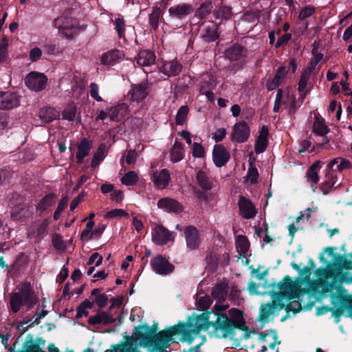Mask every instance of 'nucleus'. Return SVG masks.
I'll return each mask as SVG.
<instances>
[{
	"label": "nucleus",
	"instance_id": "34",
	"mask_svg": "<svg viewBox=\"0 0 352 352\" xmlns=\"http://www.w3.org/2000/svg\"><path fill=\"white\" fill-rule=\"evenodd\" d=\"M321 162H315L307 170L306 177L307 182L311 184H316L319 181L318 172L321 168Z\"/></svg>",
	"mask_w": 352,
	"mask_h": 352
},
{
	"label": "nucleus",
	"instance_id": "30",
	"mask_svg": "<svg viewBox=\"0 0 352 352\" xmlns=\"http://www.w3.org/2000/svg\"><path fill=\"white\" fill-rule=\"evenodd\" d=\"M93 146L92 142L87 139H83L78 146L76 153L77 162L79 164L82 163L83 159L87 156Z\"/></svg>",
	"mask_w": 352,
	"mask_h": 352
},
{
	"label": "nucleus",
	"instance_id": "29",
	"mask_svg": "<svg viewBox=\"0 0 352 352\" xmlns=\"http://www.w3.org/2000/svg\"><path fill=\"white\" fill-rule=\"evenodd\" d=\"M137 63L142 67L151 66L155 63V55L154 52L149 50L141 51L137 58Z\"/></svg>",
	"mask_w": 352,
	"mask_h": 352
},
{
	"label": "nucleus",
	"instance_id": "42",
	"mask_svg": "<svg viewBox=\"0 0 352 352\" xmlns=\"http://www.w3.org/2000/svg\"><path fill=\"white\" fill-rule=\"evenodd\" d=\"M105 150L106 145L104 144H101L96 152L94 153L93 159L91 160V166L96 167L97 166L100 162H102L105 157Z\"/></svg>",
	"mask_w": 352,
	"mask_h": 352
},
{
	"label": "nucleus",
	"instance_id": "28",
	"mask_svg": "<svg viewBox=\"0 0 352 352\" xmlns=\"http://www.w3.org/2000/svg\"><path fill=\"white\" fill-rule=\"evenodd\" d=\"M197 181L199 186L205 190H210L214 186V179L206 172L199 170L197 173Z\"/></svg>",
	"mask_w": 352,
	"mask_h": 352
},
{
	"label": "nucleus",
	"instance_id": "46",
	"mask_svg": "<svg viewBox=\"0 0 352 352\" xmlns=\"http://www.w3.org/2000/svg\"><path fill=\"white\" fill-rule=\"evenodd\" d=\"M94 226V221H89L86 224L85 228L81 233V239L82 241H88L93 239V228Z\"/></svg>",
	"mask_w": 352,
	"mask_h": 352
},
{
	"label": "nucleus",
	"instance_id": "35",
	"mask_svg": "<svg viewBox=\"0 0 352 352\" xmlns=\"http://www.w3.org/2000/svg\"><path fill=\"white\" fill-rule=\"evenodd\" d=\"M216 86V82L212 76L208 74L202 76L201 91L207 96L212 94V92L208 89H212Z\"/></svg>",
	"mask_w": 352,
	"mask_h": 352
},
{
	"label": "nucleus",
	"instance_id": "58",
	"mask_svg": "<svg viewBox=\"0 0 352 352\" xmlns=\"http://www.w3.org/2000/svg\"><path fill=\"white\" fill-rule=\"evenodd\" d=\"M90 96L97 102H101L102 98L99 95V86L96 82H91L89 85Z\"/></svg>",
	"mask_w": 352,
	"mask_h": 352
},
{
	"label": "nucleus",
	"instance_id": "8",
	"mask_svg": "<svg viewBox=\"0 0 352 352\" xmlns=\"http://www.w3.org/2000/svg\"><path fill=\"white\" fill-rule=\"evenodd\" d=\"M151 91V85L148 80L131 85L127 94V98L131 102L139 104L145 100Z\"/></svg>",
	"mask_w": 352,
	"mask_h": 352
},
{
	"label": "nucleus",
	"instance_id": "41",
	"mask_svg": "<svg viewBox=\"0 0 352 352\" xmlns=\"http://www.w3.org/2000/svg\"><path fill=\"white\" fill-rule=\"evenodd\" d=\"M227 285L220 283L217 285L212 289V295L219 300H224L227 296Z\"/></svg>",
	"mask_w": 352,
	"mask_h": 352
},
{
	"label": "nucleus",
	"instance_id": "32",
	"mask_svg": "<svg viewBox=\"0 0 352 352\" xmlns=\"http://www.w3.org/2000/svg\"><path fill=\"white\" fill-rule=\"evenodd\" d=\"M226 54L230 60H239L245 56V50L241 45H233L226 50Z\"/></svg>",
	"mask_w": 352,
	"mask_h": 352
},
{
	"label": "nucleus",
	"instance_id": "47",
	"mask_svg": "<svg viewBox=\"0 0 352 352\" xmlns=\"http://www.w3.org/2000/svg\"><path fill=\"white\" fill-rule=\"evenodd\" d=\"M121 181L126 186L135 185L138 182V175L134 171H129L122 177Z\"/></svg>",
	"mask_w": 352,
	"mask_h": 352
},
{
	"label": "nucleus",
	"instance_id": "57",
	"mask_svg": "<svg viewBox=\"0 0 352 352\" xmlns=\"http://www.w3.org/2000/svg\"><path fill=\"white\" fill-rule=\"evenodd\" d=\"M8 39L4 37L0 43V61H4L8 57Z\"/></svg>",
	"mask_w": 352,
	"mask_h": 352
},
{
	"label": "nucleus",
	"instance_id": "60",
	"mask_svg": "<svg viewBox=\"0 0 352 352\" xmlns=\"http://www.w3.org/2000/svg\"><path fill=\"white\" fill-rule=\"evenodd\" d=\"M204 148L201 144L195 142L192 146V155L195 157H202L204 156Z\"/></svg>",
	"mask_w": 352,
	"mask_h": 352
},
{
	"label": "nucleus",
	"instance_id": "48",
	"mask_svg": "<svg viewBox=\"0 0 352 352\" xmlns=\"http://www.w3.org/2000/svg\"><path fill=\"white\" fill-rule=\"evenodd\" d=\"M311 74V72H309V69H305L302 72L300 79L298 82L299 91L302 92L306 89Z\"/></svg>",
	"mask_w": 352,
	"mask_h": 352
},
{
	"label": "nucleus",
	"instance_id": "26",
	"mask_svg": "<svg viewBox=\"0 0 352 352\" xmlns=\"http://www.w3.org/2000/svg\"><path fill=\"white\" fill-rule=\"evenodd\" d=\"M182 69V65L177 60H173L163 63L160 72L168 76L178 75Z\"/></svg>",
	"mask_w": 352,
	"mask_h": 352
},
{
	"label": "nucleus",
	"instance_id": "50",
	"mask_svg": "<svg viewBox=\"0 0 352 352\" xmlns=\"http://www.w3.org/2000/svg\"><path fill=\"white\" fill-rule=\"evenodd\" d=\"M188 107L186 105L182 106L176 115V120L175 122L177 125H181L184 123L186 121V119L187 118V116L188 114Z\"/></svg>",
	"mask_w": 352,
	"mask_h": 352
},
{
	"label": "nucleus",
	"instance_id": "64",
	"mask_svg": "<svg viewBox=\"0 0 352 352\" xmlns=\"http://www.w3.org/2000/svg\"><path fill=\"white\" fill-rule=\"evenodd\" d=\"M287 311H293L294 313L298 312L301 310V305L298 300H293L286 306Z\"/></svg>",
	"mask_w": 352,
	"mask_h": 352
},
{
	"label": "nucleus",
	"instance_id": "52",
	"mask_svg": "<svg viewBox=\"0 0 352 352\" xmlns=\"http://www.w3.org/2000/svg\"><path fill=\"white\" fill-rule=\"evenodd\" d=\"M104 352H140L131 344L125 343L115 347L113 349H107Z\"/></svg>",
	"mask_w": 352,
	"mask_h": 352
},
{
	"label": "nucleus",
	"instance_id": "3",
	"mask_svg": "<svg viewBox=\"0 0 352 352\" xmlns=\"http://www.w3.org/2000/svg\"><path fill=\"white\" fill-rule=\"evenodd\" d=\"M352 167L351 162L345 158L338 157L331 160L327 166L325 180L321 185V190L324 195L333 188L337 182V173H342Z\"/></svg>",
	"mask_w": 352,
	"mask_h": 352
},
{
	"label": "nucleus",
	"instance_id": "4",
	"mask_svg": "<svg viewBox=\"0 0 352 352\" xmlns=\"http://www.w3.org/2000/svg\"><path fill=\"white\" fill-rule=\"evenodd\" d=\"M298 273L303 278L292 281L289 276H287L283 282L278 284V289L281 293L285 294L289 299L298 298L300 294L304 292L301 288L302 284L305 281L309 282L310 280L311 272L309 267L305 266L302 269L300 268Z\"/></svg>",
	"mask_w": 352,
	"mask_h": 352
},
{
	"label": "nucleus",
	"instance_id": "12",
	"mask_svg": "<svg viewBox=\"0 0 352 352\" xmlns=\"http://www.w3.org/2000/svg\"><path fill=\"white\" fill-rule=\"evenodd\" d=\"M150 263L152 270L159 275L166 276L174 270V266L161 255L153 257Z\"/></svg>",
	"mask_w": 352,
	"mask_h": 352
},
{
	"label": "nucleus",
	"instance_id": "16",
	"mask_svg": "<svg viewBox=\"0 0 352 352\" xmlns=\"http://www.w3.org/2000/svg\"><path fill=\"white\" fill-rule=\"evenodd\" d=\"M20 104V96L15 92L0 91V109H12Z\"/></svg>",
	"mask_w": 352,
	"mask_h": 352
},
{
	"label": "nucleus",
	"instance_id": "31",
	"mask_svg": "<svg viewBox=\"0 0 352 352\" xmlns=\"http://www.w3.org/2000/svg\"><path fill=\"white\" fill-rule=\"evenodd\" d=\"M111 22L114 25L118 36L120 39H123L126 41L125 32H126V21L122 16L120 14H116L114 19H111Z\"/></svg>",
	"mask_w": 352,
	"mask_h": 352
},
{
	"label": "nucleus",
	"instance_id": "2",
	"mask_svg": "<svg viewBox=\"0 0 352 352\" xmlns=\"http://www.w3.org/2000/svg\"><path fill=\"white\" fill-rule=\"evenodd\" d=\"M320 276L327 283V292H329L331 311L336 316H340L349 308V316L352 318V302L342 283H352V262L339 259L319 272Z\"/></svg>",
	"mask_w": 352,
	"mask_h": 352
},
{
	"label": "nucleus",
	"instance_id": "11",
	"mask_svg": "<svg viewBox=\"0 0 352 352\" xmlns=\"http://www.w3.org/2000/svg\"><path fill=\"white\" fill-rule=\"evenodd\" d=\"M152 241L157 245H163L168 242H173L176 234L170 232L162 226H155L151 232Z\"/></svg>",
	"mask_w": 352,
	"mask_h": 352
},
{
	"label": "nucleus",
	"instance_id": "6",
	"mask_svg": "<svg viewBox=\"0 0 352 352\" xmlns=\"http://www.w3.org/2000/svg\"><path fill=\"white\" fill-rule=\"evenodd\" d=\"M53 23L58 32L67 38H72L77 34V21L68 12L55 19Z\"/></svg>",
	"mask_w": 352,
	"mask_h": 352
},
{
	"label": "nucleus",
	"instance_id": "15",
	"mask_svg": "<svg viewBox=\"0 0 352 352\" xmlns=\"http://www.w3.org/2000/svg\"><path fill=\"white\" fill-rule=\"evenodd\" d=\"M49 221L47 219L36 221L31 223L28 230V236L30 239H43L47 233Z\"/></svg>",
	"mask_w": 352,
	"mask_h": 352
},
{
	"label": "nucleus",
	"instance_id": "33",
	"mask_svg": "<svg viewBox=\"0 0 352 352\" xmlns=\"http://www.w3.org/2000/svg\"><path fill=\"white\" fill-rule=\"evenodd\" d=\"M59 116V112L52 107H43L39 111L40 118L45 122H50L57 119Z\"/></svg>",
	"mask_w": 352,
	"mask_h": 352
},
{
	"label": "nucleus",
	"instance_id": "36",
	"mask_svg": "<svg viewBox=\"0 0 352 352\" xmlns=\"http://www.w3.org/2000/svg\"><path fill=\"white\" fill-rule=\"evenodd\" d=\"M249 248V241L245 236L239 235L236 238V248L240 256L247 257Z\"/></svg>",
	"mask_w": 352,
	"mask_h": 352
},
{
	"label": "nucleus",
	"instance_id": "43",
	"mask_svg": "<svg viewBox=\"0 0 352 352\" xmlns=\"http://www.w3.org/2000/svg\"><path fill=\"white\" fill-rule=\"evenodd\" d=\"M214 15L215 19L228 20L232 15V9L230 7L221 6L214 12Z\"/></svg>",
	"mask_w": 352,
	"mask_h": 352
},
{
	"label": "nucleus",
	"instance_id": "61",
	"mask_svg": "<svg viewBox=\"0 0 352 352\" xmlns=\"http://www.w3.org/2000/svg\"><path fill=\"white\" fill-rule=\"evenodd\" d=\"M323 58V54L321 53H316L314 54V57L309 62V66L306 69H309V72H312L313 69L316 67L318 63Z\"/></svg>",
	"mask_w": 352,
	"mask_h": 352
},
{
	"label": "nucleus",
	"instance_id": "44",
	"mask_svg": "<svg viewBox=\"0 0 352 352\" xmlns=\"http://www.w3.org/2000/svg\"><path fill=\"white\" fill-rule=\"evenodd\" d=\"M137 160V153L135 150H127L126 151L120 160L121 163L124 165V163L125 162L128 165L134 164Z\"/></svg>",
	"mask_w": 352,
	"mask_h": 352
},
{
	"label": "nucleus",
	"instance_id": "37",
	"mask_svg": "<svg viewBox=\"0 0 352 352\" xmlns=\"http://www.w3.org/2000/svg\"><path fill=\"white\" fill-rule=\"evenodd\" d=\"M123 53L120 50H112L104 54L101 57L103 65H111L123 58Z\"/></svg>",
	"mask_w": 352,
	"mask_h": 352
},
{
	"label": "nucleus",
	"instance_id": "17",
	"mask_svg": "<svg viewBox=\"0 0 352 352\" xmlns=\"http://www.w3.org/2000/svg\"><path fill=\"white\" fill-rule=\"evenodd\" d=\"M184 236L189 250H196L199 246L201 241L199 231L195 226H187L184 230Z\"/></svg>",
	"mask_w": 352,
	"mask_h": 352
},
{
	"label": "nucleus",
	"instance_id": "13",
	"mask_svg": "<svg viewBox=\"0 0 352 352\" xmlns=\"http://www.w3.org/2000/svg\"><path fill=\"white\" fill-rule=\"evenodd\" d=\"M151 179L156 188L162 190L166 188L170 181L169 170L166 168L160 171L153 170V165L150 172Z\"/></svg>",
	"mask_w": 352,
	"mask_h": 352
},
{
	"label": "nucleus",
	"instance_id": "56",
	"mask_svg": "<svg viewBox=\"0 0 352 352\" xmlns=\"http://www.w3.org/2000/svg\"><path fill=\"white\" fill-rule=\"evenodd\" d=\"M258 177V173L256 167L250 166L248 168L246 179L248 182L251 184H255L257 182V179Z\"/></svg>",
	"mask_w": 352,
	"mask_h": 352
},
{
	"label": "nucleus",
	"instance_id": "1",
	"mask_svg": "<svg viewBox=\"0 0 352 352\" xmlns=\"http://www.w3.org/2000/svg\"><path fill=\"white\" fill-rule=\"evenodd\" d=\"M222 301L219 300L214 306V311L218 316L214 324L209 321L210 314L204 312L191 317L186 323L170 327L155 336H146L144 339L138 336L136 339L142 340L143 343L157 350L163 351L169 347L175 336H181L184 340L190 343L201 331L208 330L211 325L214 327V333L217 338L232 337L235 328L243 329L245 327L243 312L232 308L229 310V318L226 314H221L229 307L228 304Z\"/></svg>",
	"mask_w": 352,
	"mask_h": 352
},
{
	"label": "nucleus",
	"instance_id": "9",
	"mask_svg": "<svg viewBox=\"0 0 352 352\" xmlns=\"http://www.w3.org/2000/svg\"><path fill=\"white\" fill-rule=\"evenodd\" d=\"M111 307L107 311H99L96 314L91 316L88 319V323L91 325L95 326L97 324H109L113 323L116 321V319L113 317V314L112 313L113 307L116 305L119 306L120 301L113 298Z\"/></svg>",
	"mask_w": 352,
	"mask_h": 352
},
{
	"label": "nucleus",
	"instance_id": "39",
	"mask_svg": "<svg viewBox=\"0 0 352 352\" xmlns=\"http://www.w3.org/2000/svg\"><path fill=\"white\" fill-rule=\"evenodd\" d=\"M219 254L216 252H211L206 258V269L213 272L217 268L219 264Z\"/></svg>",
	"mask_w": 352,
	"mask_h": 352
},
{
	"label": "nucleus",
	"instance_id": "49",
	"mask_svg": "<svg viewBox=\"0 0 352 352\" xmlns=\"http://www.w3.org/2000/svg\"><path fill=\"white\" fill-rule=\"evenodd\" d=\"M76 107L69 104L67 105L65 109L63 111V117L64 119L68 120L69 121H73L76 118Z\"/></svg>",
	"mask_w": 352,
	"mask_h": 352
},
{
	"label": "nucleus",
	"instance_id": "18",
	"mask_svg": "<svg viewBox=\"0 0 352 352\" xmlns=\"http://www.w3.org/2000/svg\"><path fill=\"white\" fill-rule=\"evenodd\" d=\"M238 205L240 214L246 219H252L256 216V211L252 202L243 196H240Z\"/></svg>",
	"mask_w": 352,
	"mask_h": 352
},
{
	"label": "nucleus",
	"instance_id": "20",
	"mask_svg": "<svg viewBox=\"0 0 352 352\" xmlns=\"http://www.w3.org/2000/svg\"><path fill=\"white\" fill-rule=\"evenodd\" d=\"M212 158L217 167L224 166L230 159L229 153L222 145L214 146L212 151Z\"/></svg>",
	"mask_w": 352,
	"mask_h": 352
},
{
	"label": "nucleus",
	"instance_id": "22",
	"mask_svg": "<svg viewBox=\"0 0 352 352\" xmlns=\"http://www.w3.org/2000/svg\"><path fill=\"white\" fill-rule=\"evenodd\" d=\"M329 131L328 126L325 124L324 119L320 117L316 116L313 124V132L322 138V142L319 143L321 145L328 143L329 140L325 136Z\"/></svg>",
	"mask_w": 352,
	"mask_h": 352
},
{
	"label": "nucleus",
	"instance_id": "24",
	"mask_svg": "<svg viewBox=\"0 0 352 352\" xmlns=\"http://www.w3.org/2000/svg\"><path fill=\"white\" fill-rule=\"evenodd\" d=\"M157 206L167 212L178 213L182 211L181 204L175 199L169 197L160 199L157 202Z\"/></svg>",
	"mask_w": 352,
	"mask_h": 352
},
{
	"label": "nucleus",
	"instance_id": "38",
	"mask_svg": "<svg viewBox=\"0 0 352 352\" xmlns=\"http://www.w3.org/2000/svg\"><path fill=\"white\" fill-rule=\"evenodd\" d=\"M184 156V150L181 142H175L173 144L170 154V159L172 162H178L181 161Z\"/></svg>",
	"mask_w": 352,
	"mask_h": 352
},
{
	"label": "nucleus",
	"instance_id": "45",
	"mask_svg": "<svg viewBox=\"0 0 352 352\" xmlns=\"http://www.w3.org/2000/svg\"><path fill=\"white\" fill-rule=\"evenodd\" d=\"M55 201V197L53 194L45 196L38 203V208L45 210L52 206Z\"/></svg>",
	"mask_w": 352,
	"mask_h": 352
},
{
	"label": "nucleus",
	"instance_id": "54",
	"mask_svg": "<svg viewBox=\"0 0 352 352\" xmlns=\"http://www.w3.org/2000/svg\"><path fill=\"white\" fill-rule=\"evenodd\" d=\"M124 108V105L113 107L109 109V117L111 121H118L120 119V111Z\"/></svg>",
	"mask_w": 352,
	"mask_h": 352
},
{
	"label": "nucleus",
	"instance_id": "23",
	"mask_svg": "<svg viewBox=\"0 0 352 352\" xmlns=\"http://www.w3.org/2000/svg\"><path fill=\"white\" fill-rule=\"evenodd\" d=\"M190 5L183 3L170 7L168 9L169 15L175 19H182L192 12Z\"/></svg>",
	"mask_w": 352,
	"mask_h": 352
},
{
	"label": "nucleus",
	"instance_id": "55",
	"mask_svg": "<svg viewBox=\"0 0 352 352\" xmlns=\"http://www.w3.org/2000/svg\"><path fill=\"white\" fill-rule=\"evenodd\" d=\"M315 8L311 6H306L302 9L298 14V19L303 21L311 16L315 12Z\"/></svg>",
	"mask_w": 352,
	"mask_h": 352
},
{
	"label": "nucleus",
	"instance_id": "25",
	"mask_svg": "<svg viewBox=\"0 0 352 352\" xmlns=\"http://www.w3.org/2000/svg\"><path fill=\"white\" fill-rule=\"evenodd\" d=\"M287 73L288 70L285 67L278 68L274 78L267 82V89L272 91L280 86L285 81Z\"/></svg>",
	"mask_w": 352,
	"mask_h": 352
},
{
	"label": "nucleus",
	"instance_id": "27",
	"mask_svg": "<svg viewBox=\"0 0 352 352\" xmlns=\"http://www.w3.org/2000/svg\"><path fill=\"white\" fill-rule=\"evenodd\" d=\"M267 137L268 128L266 126H263L255 143L254 150L256 153L259 154L265 151L268 144Z\"/></svg>",
	"mask_w": 352,
	"mask_h": 352
},
{
	"label": "nucleus",
	"instance_id": "51",
	"mask_svg": "<svg viewBox=\"0 0 352 352\" xmlns=\"http://www.w3.org/2000/svg\"><path fill=\"white\" fill-rule=\"evenodd\" d=\"M212 8V6L211 3H203L199 9L195 12V16L198 17L199 19H204L205 18L208 14H210L211 10Z\"/></svg>",
	"mask_w": 352,
	"mask_h": 352
},
{
	"label": "nucleus",
	"instance_id": "7",
	"mask_svg": "<svg viewBox=\"0 0 352 352\" xmlns=\"http://www.w3.org/2000/svg\"><path fill=\"white\" fill-rule=\"evenodd\" d=\"M289 300L287 296L281 293H275L272 296V302L262 305L260 309V318L261 320L266 321L270 316L277 310L285 307V303Z\"/></svg>",
	"mask_w": 352,
	"mask_h": 352
},
{
	"label": "nucleus",
	"instance_id": "19",
	"mask_svg": "<svg viewBox=\"0 0 352 352\" xmlns=\"http://www.w3.org/2000/svg\"><path fill=\"white\" fill-rule=\"evenodd\" d=\"M250 135V128L245 122H239L234 124L232 134V140L242 143L245 142Z\"/></svg>",
	"mask_w": 352,
	"mask_h": 352
},
{
	"label": "nucleus",
	"instance_id": "62",
	"mask_svg": "<svg viewBox=\"0 0 352 352\" xmlns=\"http://www.w3.org/2000/svg\"><path fill=\"white\" fill-rule=\"evenodd\" d=\"M41 56L42 50L39 47H35L32 48L30 52V60L32 62L37 61L38 59H40Z\"/></svg>",
	"mask_w": 352,
	"mask_h": 352
},
{
	"label": "nucleus",
	"instance_id": "10",
	"mask_svg": "<svg viewBox=\"0 0 352 352\" xmlns=\"http://www.w3.org/2000/svg\"><path fill=\"white\" fill-rule=\"evenodd\" d=\"M276 98L285 109H288L289 114L292 115L296 112V97L288 88L278 89Z\"/></svg>",
	"mask_w": 352,
	"mask_h": 352
},
{
	"label": "nucleus",
	"instance_id": "21",
	"mask_svg": "<svg viewBox=\"0 0 352 352\" xmlns=\"http://www.w3.org/2000/svg\"><path fill=\"white\" fill-rule=\"evenodd\" d=\"M217 29V25L213 23L204 25L201 30V37L205 42H214L219 37Z\"/></svg>",
	"mask_w": 352,
	"mask_h": 352
},
{
	"label": "nucleus",
	"instance_id": "53",
	"mask_svg": "<svg viewBox=\"0 0 352 352\" xmlns=\"http://www.w3.org/2000/svg\"><path fill=\"white\" fill-rule=\"evenodd\" d=\"M68 201L69 198L67 196L63 197L60 199L58 204L57 208L54 213V220H58L60 218L62 212L64 210V209L67 205Z\"/></svg>",
	"mask_w": 352,
	"mask_h": 352
},
{
	"label": "nucleus",
	"instance_id": "59",
	"mask_svg": "<svg viewBox=\"0 0 352 352\" xmlns=\"http://www.w3.org/2000/svg\"><path fill=\"white\" fill-rule=\"evenodd\" d=\"M46 52L48 54L58 55L63 52V48L57 44H49L46 46Z\"/></svg>",
	"mask_w": 352,
	"mask_h": 352
},
{
	"label": "nucleus",
	"instance_id": "40",
	"mask_svg": "<svg viewBox=\"0 0 352 352\" xmlns=\"http://www.w3.org/2000/svg\"><path fill=\"white\" fill-rule=\"evenodd\" d=\"M162 10L159 7L153 8L152 12L149 14L148 23L150 26L155 30L158 28L162 18Z\"/></svg>",
	"mask_w": 352,
	"mask_h": 352
},
{
	"label": "nucleus",
	"instance_id": "63",
	"mask_svg": "<svg viewBox=\"0 0 352 352\" xmlns=\"http://www.w3.org/2000/svg\"><path fill=\"white\" fill-rule=\"evenodd\" d=\"M102 261V256L98 253H94L89 258L87 264L92 265L95 263L96 266H99Z\"/></svg>",
	"mask_w": 352,
	"mask_h": 352
},
{
	"label": "nucleus",
	"instance_id": "14",
	"mask_svg": "<svg viewBox=\"0 0 352 352\" xmlns=\"http://www.w3.org/2000/svg\"><path fill=\"white\" fill-rule=\"evenodd\" d=\"M47 82V77L44 74L38 72L30 73L25 79L26 86L36 91L43 89Z\"/></svg>",
	"mask_w": 352,
	"mask_h": 352
},
{
	"label": "nucleus",
	"instance_id": "5",
	"mask_svg": "<svg viewBox=\"0 0 352 352\" xmlns=\"http://www.w3.org/2000/svg\"><path fill=\"white\" fill-rule=\"evenodd\" d=\"M36 299L33 294L30 283L23 284L18 292L14 293L10 298V309L16 313L20 310L21 306L24 305L31 308L36 304Z\"/></svg>",
	"mask_w": 352,
	"mask_h": 352
}]
</instances>
